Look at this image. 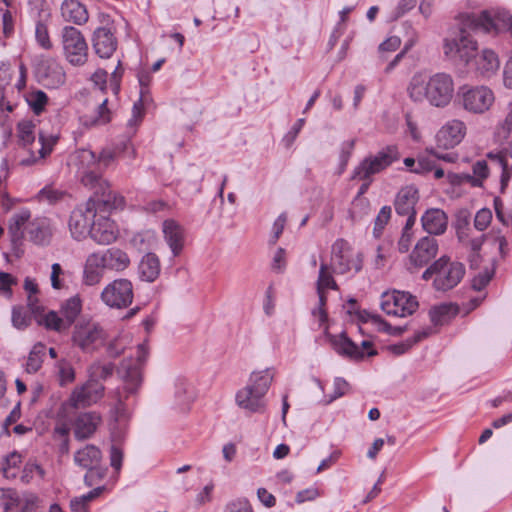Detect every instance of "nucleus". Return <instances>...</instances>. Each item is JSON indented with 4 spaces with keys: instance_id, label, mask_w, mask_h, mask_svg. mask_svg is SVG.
<instances>
[{
    "instance_id": "a211bd4d",
    "label": "nucleus",
    "mask_w": 512,
    "mask_h": 512,
    "mask_svg": "<svg viewBox=\"0 0 512 512\" xmlns=\"http://www.w3.org/2000/svg\"><path fill=\"white\" fill-rule=\"evenodd\" d=\"M115 28L98 27L92 35V46L100 58H110L117 49Z\"/></svg>"
},
{
    "instance_id": "4c0bfd02",
    "label": "nucleus",
    "mask_w": 512,
    "mask_h": 512,
    "mask_svg": "<svg viewBox=\"0 0 512 512\" xmlns=\"http://www.w3.org/2000/svg\"><path fill=\"white\" fill-rule=\"evenodd\" d=\"M427 336L428 333L426 331L417 332L413 337L408 338L405 341L387 346V350L394 355H402Z\"/></svg>"
},
{
    "instance_id": "09e8293b",
    "label": "nucleus",
    "mask_w": 512,
    "mask_h": 512,
    "mask_svg": "<svg viewBox=\"0 0 512 512\" xmlns=\"http://www.w3.org/2000/svg\"><path fill=\"white\" fill-rule=\"evenodd\" d=\"M35 38L37 43L46 50H49L52 48V42L50 40L49 31L47 25L44 23V21L39 20L36 23L35 27Z\"/></svg>"
},
{
    "instance_id": "864d4df0",
    "label": "nucleus",
    "mask_w": 512,
    "mask_h": 512,
    "mask_svg": "<svg viewBox=\"0 0 512 512\" xmlns=\"http://www.w3.org/2000/svg\"><path fill=\"white\" fill-rule=\"evenodd\" d=\"M35 473L41 478H44L45 476V471L39 464L35 462H27L23 468L20 479L24 484H28L33 479Z\"/></svg>"
},
{
    "instance_id": "5701e85b",
    "label": "nucleus",
    "mask_w": 512,
    "mask_h": 512,
    "mask_svg": "<svg viewBox=\"0 0 512 512\" xmlns=\"http://www.w3.org/2000/svg\"><path fill=\"white\" fill-rule=\"evenodd\" d=\"M419 191L413 185L402 187L396 194L394 208L398 215L405 216L407 213L416 212L415 206L419 201Z\"/></svg>"
},
{
    "instance_id": "79ce46f5",
    "label": "nucleus",
    "mask_w": 512,
    "mask_h": 512,
    "mask_svg": "<svg viewBox=\"0 0 512 512\" xmlns=\"http://www.w3.org/2000/svg\"><path fill=\"white\" fill-rule=\"evenodd\" d=\"M20 504V497L14 489H0V506L6 512L14 509Z\"/></svg>"
},
{
    "instance_id": "a878e982",
    "label": "nucleus",
    "mask_w": 512,
    "mask_h": 512,
    "mask_svg": "<svg viewBox=\"0 0 512 512\" xmlns=\"http://www.w3.org/2000/svg\"><path fill=\"white\" fill-rule=\"evenodd\" d=\"M60 10L63 19L75 25H84L89 20L86 6L78 0H64Z\"/></svg>"
},
{
    "instance_id": "4d7b16f0",
    "label": "nucleus",
    "mask_w": 512,
    "mask_h": 512,
    "mask_svg": "<svg viewBox=\"0 0 512 512\" xmlns=\"http://www.w3.org/2000/svg\"><path fill=\"white\" fill-rule=\"evenodd\" d=\"M492 220V212L488 208L480 209L474 217V227L478 231H484Z\"/></svg>"
},
{
    "instance_id": "052dcab7",
    "label": "nucleus",
    "mask_w": 512,
    "mask_h": 512,
    "mask_svg": "<svg viewBox=\"0 0 512 512\" xmlns=\"http://www.w3.org/2000/svg\"><path fill=\"white\" fill-rule=\"evenodd\" d=\"M333 386H334L333 394L330 396L327 403H331L332 401L336 400L337 398L344 396L350 387L349 383L344 378H341V377L335 378Z\"/></svg>"
},
{
    "instance_id": "4be33fe9",
    "label": "nucleus",
    "mask_w": 512,
    "mask_h": 512,
    "mask_svg": "<svg viewBox=\"0 0 512 512\" xmlns=\"http://www.w3.org/2000/svg\"><path fill=\"white\" fill-rule=\"evenodd\" d=\"M421 224L428 234L442 235L447 229L448 216L439 208H430L422 215Z\"/></svg>"
},
{
    "instance_id": "bb28decb",
    "label": "nucleus",
    "mask_w": 512,
    "mask_h": 512,
    "mask_svg": "<svg viewBox=\"0 0 512 512\" xmlns=\"http://www.w3.org/2000/svg\"><path fill=\"white\" fill-rule=\"evenodd\" d=\"M465 133V125L459 120H453L443 126L437 133V140L439 143L448 147H454L462 140Z\"/></svg>"
},
{
    "instance_id": "338daca9",
    "label": "nucleus",
    "mask_w": 512,
    "mask_h": 512,
    "mask_svg": "<svg viewBox=\"0 0 512 512\" xmlns=\"http://www.w3.org/2000/svg\"><path fill=\"white\" fill-rule=\"evenodd\" d=\"M286 251L285 249L279 247L273 257L272 261V269L278 273H281L284 271L286 267V260H285Z\"/></svg>"
},
{
    "instance_id": "423d86ee",
    "label": "nucleus",
    "mask_w": 512,
    "mask_h": 512,
    "mask_svg": "<svg viewBox=\"0 0 512 512\" xmlns=\"http://www.w3.org/2000/svg\"><path fill=\"white\" fill-rule=\"evenodd\" d=\"M399 159V153L396 146H387L376 155L366 157L353 171L352 178L364 180L360 186L356 197H362L371 184L370 177L381 172Z\"/></svg>"
},
{
    "instance_id": "f704fd0d",
    "label": "nucleus",
    "mask_w": 512,
    "mask_h": 512,
    "mask_svg": "<svg viewBox=\"0 0 512 512\" xmlns=\"http://www.w3.org/2000/svg\"><path fill=\"white\" fill-rule=\"evenodd\" d=\"M45 354V345L42 343L35 344L28 355L26 371L30 374L36 373L42 366Z\"/></svg>"
},
{
    "instance_id": "b1692460",
    "label": "nucleus",
    "mask_w": 512,
    "mask_h": 512,
    "mask_svg": "<svg viewBox=\"0 0 512 512\" xmlns=\"http://www.w3.org/2000/svg\"><path fill=\"white\" fill-rule=\"evenodd\" d=\"M164 238L174 256H178L184 246V228L175 220L167 219L162 224Z\"/></svg>"
},
{
    "instance_id": "2f4dec72",
    "label": "nucleus",
    "mask_w": 512,
    "mask_h": 512,
    "mask_svg": "<svg viewBox=\"0 0 512 512\" xmlns=\"http://www.w3.org/2000/svg\"><path fill=\"white\" fill-rule=\"evenodd\" d=\"M35 321L39 326H43L47 330L56 332H64L68 330V327L65 326L66 324L62 317L54 310H50L47 313L45 311L42 312Z\"/></svg>"
},
{
    "instance_id": "7ed1b4c3",
    "label": "nucleus",
    "mask_w": 512,
    "mask_h": 512,
    "mask_svg": "<svg viewBox=\"0 0 512 512\" xmlns=\"http://www.w3.org/2000/svg\"><path fill=\"white\" fill-rule=\"evenodd\" d=\"M406 91L409 99L416 104L428 102L433 107L444 108L453 98L454 81L450 74L444 72H438L429 77L414 74Z\"/></svg>"
},
{
    "instance_id": "4468645a",
    "label": "nucleus",
    "mask_w": 512,
    "mask_h": 512,
    "mask_svg": "<svg viewBox=\"0 0 512 512\" xmlns=\"http://www.w3.org/2000/svg\"><path fill=\"white\" fill-rule=\"evenodd\" d=\"M110 213L98 212L90 227V237L96 243L108 245L115 241L118 236V229L113 220L109 218Z\"/></svg>"
},
{
    "instance_id": "3c124183",
    "label": "nucleus",
    "mask_w": 512,
    "mask_h": 512,
    "mask_svg": "<svg viewBox=\"0 0 512 512\" xmlns=\"http://www.w3.org/2000/svg\"><path fill=\"white\" fill-rule=\"evenodd\" d=\"M58 376L59 383L61 386H64L68 383H71L75 379V371L70 363L65 360H62L58 363Z\"/></svg>"
},
{
    "instance_id": "e2e57ef3",
    "label": "nucleus",
    "mask_w": 512,
    "mask_h": 512,
    "mask_svg": "<svg viewBox=\"0 0 512 512\" xmlns=\"http://www.w3.org/2000/svg\"><path fill=\"white\" fill-rule=\"evenodd\" d=\"M224 512H253V510L248 500L237 499L229 502Z\"/></svg>"
},
{
    "instance_id": "f257e3e1",
    "label": "nucleus",
    "mask_w": 512,
    "mask_h": 512,
    "mask_svg": "<svg viewBox=\"0 0 512 512\" xmlns=\"http://www.w3.org/2000/svg\"><path fill=\"white\" fill-rule=\"evenodd\" d=\"M81 182L94 190L85 205L75 208L69 219L72 237L80 241L90 236V227L98 212L110 213L124 206V197L110 189L109 183L93 170L84 171Z\"/></svg>"
},
{
    "instance_id": "13d9d810",
    "label": "nucleus",
    "mask_w": 512,
    "mask_h": 512,
    "mask_svg": "<svg viewBox=\"0 0 512 512\" xmlns=\"http://www.w3.org/2000/svg\"><path fill=\"white\" fill-rule=\"evenodd\" d=\"M494 275V270L485 269L483 272H480L476 275L472 280V288L475 291L483 290L491 281Z\"/></svg>"
},
{
    "instance_id": "c9c22d12",
    "label": "nucleus",
    "mask_w": 512,
    "mask_h": 512,
    "mask_svg": "<svg viewBox=\"0 0 512 512\" xmlns=\"http://www.w3.org/2000/svg\"><path fill=\"white\" fill-rule=\"evenodd\" d=\"M371 203L365 197H355L349 210V217L353 223L362 220L370 213Z\"/></svg>"
},
{
    "instance_id": "0eeeda50",
    "label": "nucleus",
    "mask_w": 512,
    "mask_h": 512,
    "mask_svg": "<svg viewBox=\"0 0 512 512\" xmlns=\"http://www.w3.org/2000/svg\"><path fill=\"white\" fill-rule=\"evenodd\" d=\"M61 42L66 60L73 66H82L88 60V44L84 35L74 26H64Z\"/></svg>"
},
{
    "instance_id": "dca6fc26",
    "label": "nucleus",
    "mask_w": 512,
    "mask_h": 512,
    "mask_svg": "<svg viewBox=\"0 0 512 512\" xmlns=\"http://www.w3.org/2000/svg\"><path fill=\"white\" fill-rule=\"evenodd\" d=\"M390 296L392 305L396 308L391 310L389 303H381V308L387 315L405 317L412 315L419 307L416 297L408 292L394 291Z\"/></svg>"
},
{
    "instance_id": "f3484780",
    "label": "nucleus",
    "mask_w": 512,
    "mask_h": 512,
    "mask_svg": "<svg viewBox=\"0 0 512 512\" xmlns=\"http://www.w3.org/2000/svg\"><path fill=\"white\" fill-rule=\"evenodd\" d=\"M328 340L334 351L341 357L354 362L365 359V352L347 336L345 331L338 335H328Z\"/></svg>"
},
{
    "instance_id": "58836bf2",
    "label": "nucleus",
    "mask_w": 512,
    "mask_h": 512,
    "mask_svg": "<svg viewBox=\"0 0 512 512\" xmlns=\"http://www.w3.org/2000/svg\"><path fill=\"white\" fill-rule=\"evenodd\" d=\"M108 99H104L98 106L96 115L87 118L84 124L88 127L105 125L111 120V111L107 107Z\"/></svg>"
},
{
    "instance_id": "72a5a7b5",
    "label": "nucleus",
    "mask_w": 512,
    "mask_h": 512,
    "mask_svg": "<svg viewBox=\"0 0 512 512\" xmlns=\"http://www.w3.org/2000/svg\"><path fill=\"white\" fill-rule=\"evenodd\" d=\"M471 215L468 209H460L455 214L454 228L457 238L464 242L469 236Z\"/></svg>"
},
{
    "instance_id": "473e14b6",
    "label": "nucleus",
    "mask_w": 512,
    "mask_h": 512,
    "mask_svg": "<svg viewBox=\"0 0 512 512\" xmlns=\"http://www.w3.org/2000/svg\"><path fill=\"white\" fill-rule=\"evenodd\" d=\"M25 100L31 111L39 116L45 111L49 98L44 91L36 89L28 92Z\"/></svg>"
},
{
    "instance_id": "37998d69",
    "label": "nucleus",
    "mask_w": 512,
    "mask_h": 512,
    "mask_svg": "<svg viewBox=\"0 0 512 512\" xmlns=\"http://www.w3.org/2000/svg\"><path fill=\"white\" fill-rule=\"evenodd\" d=\"M99 263H93L90 261V256L87 259V263L84 269V282L86 285L92 286L97 284L102 278V270Z\"/></svg>"
},
{
    "instance_id": "8fccbe9b",
    "label": "nucleus",
    "mask_w": 512,
    "mask_h": 512,
    "mask_svg": "<svg viewBox=\"0 0 512 512\" xmlns=\"http://www.w3.org/2000/svg\"><path fill=\"white\" fill-rule=\"evenodd\" d=\"M337 289L338 286L330 273L327 272L326 264H321L317 281V290Z\"/></svg>"
},
{
    "instance_id": "0e129e2a",
    "label": "nucleus",
    "mask_w": 512,
    "mask_h": 512,
    "mask_svg": "<svg viewBox=\"0 0 512 512\" xmlns=\"http://www.w3.org/2000/svg\"><path fill=\"white\" fill-rule=\"evenodd\" d=\"M472 171L474 177L476 179L481 180V186L483 185V181L489 176V169L487 162L485 160H478L472 166Z\"/></svg>"
},
{
    "instance_id": "20e7f679",
    "label": "nucleus",
    "mask_w": 512,
    "mask_h": 512,
    "mask_svg": "<svg viewBox=\"0 0 512 512\" xmlns=\"http://www.w3.org/2000/svg\"><path fill=\"white\" fill-rule=\"evenodd\" d=\"M31 212L23 208L14 213L9 219L8 236L11 243V250L15 257L20 258L24 254L22 248L24 232L26 231L29 240L36 245H48L52 238L50 219L37 217L30 221Z\"/></svg>"
},
{
    "instance_id": "e433bc0d",
    "label": "nucleus",
    "mask_w": 512,
    "mask_h": 512,
    "mask_svg": "<svg viewBox=\"0 0 512 512\" xmlns=\"http://www.w3.org/2000/svg\"><path fill=\"white\" fill-rule=\"evenodd\" d=\"M116 154L111 150H103L98 158L96 157L95 153L91 150H82L80 152L79 158L81 159V162L86 161L88 164H96L98 161L99 163H102L105 167L109 166L111 162L114 161Z\"/></svg>"
},
{
    "instance_id": "6e6d98bb",
    "label": "nucleus",
    "mask_w": 512,
    "mask_h": 512,
    "mask_svg": "<svg viewBox=\"0 0 512 512\" xmlns=\"http://www.w3.org/2000/svg\"><path fill=\"white\" fill-rule=\"evenodd\" d=\"M18 134L20 142L26 146L34 142V125L31 122L18 124Z\"/></svg>"
},
{
    "instance_id": "a18cd8bd",
    "label": "nucleus",
    "mask_w": 512,
    "mask_h": 512,
    "mask_svg": "<svg viewBox=\"0 0 512 512\" xmlns=\"http://www.w3.org/2000/svg\"><path fill=\"white\" fill-rule=\"evenodd\" d=\"M392 209L390 206H383L374 220L373 235L379 238L391 218Z\"/></svg>"
},
{
    "instance_id": "de8ad7c7",
    "label": "nucleus",
    "mask_w": 512,
    "mask_h": 512,
    "mask_svg": "<svg viewBox=\"0 0 512 512\" xmlns=\"http://www.w3.org/2000/svg\"><path fill=\"white\" fill-rule=\"evenodd\" d=\"M447 178L450 184L454 186H460L464 183L470 184L472 187H481V180L476 179L469 173H452L447 174Z\"/></svg>"
},
{
    "instance_id": "aec40b11",
    "label": "nucleus",
    "mask_w": 512,
    "mask_h": 512,
    "mask_svg": "<svg viewBox=\"0 0 512 512\" xmlns=\"http://www.w3.org/2000/svg\"><path fill=\"white\" fill-rule=\"evenodd\" d=\"M438 252V242L431 236L421 238L410 254V263L415 268L427 265Z\"/></svg>"
},
{
    "instance_id": "c85d7f7f",
    "label": "nucleus",
    "mask_w": 512,
    "mask_h": 512,
    "mask_svg": "<svg viewBox=\"0 0 512 512\" xmlns=\"http://www.w3.org/2000/svg\"><path fill=\"white\" fill-rule=\"evenodd\" d=\"M102 453L94 445H86L74 455L75 463L83 469H92L101 464Z\"/></svg>"
},
{
    "instance_id": "603ef678",
    "label": "nucleus",
    "mask_w": 512,
    "mask_h": 512,
    "mask_svg": "<svg viewBox=\"0 0 512 512\" xmlns=\"http://www.w3.org/2000/svg\"><path fill=\"white\" fill-rule=\"evenodd\" d=\"M86 470L87 473L84 476V483L88 487H92L101 482L105 478L107 473V468H103L101 467V465Z\"/></svg>"
},
{
    "instance_id": "6ab92c4d",
    "label": "nucleus",
    "mask_w": 512,
    "mask_h": 512,
    "mask_svg": "<svg viewBox=\"0 0 512 512\" xmlns=\"http://www.w3.org/2000/svg\"><path fill=\"white\" fill-rule=\"evenodd\" d=\"M90 261L99 263L102 268L122 271L130 264V259L123 250L112 247L103 253H93L90 255Z\"/></svg>"
},
{
    "instance_id": "393cba45",
    "label": "nucleus",
    "mask_w": 512,
    "mask_h": 512,
    "mask_svg": "<svg viewBox=\"0 0 512 512\" xmlns=\"http://www.w3.org/2000/svg\"><path fill=\"white\" fill-rule=\"evenodd\" d=\"M101 417L95 412L81 413L74 423V435L78 440L90 438L96 431Z\"/></svg>"
},
{
    "instance_id": "6e6552de",
    "label": "nucleus",
    "mask_w": 512,
    "mask_h": 512,
    "mask_svg": "<svg viewBox=\"0 0 512 512\" xmlns=\"http://www.w3.org/2000/svg\"><path fill=\"white\" fill-rule=\"evenodd\" d=\"M106 332L94 321H80L73 329L72 342L85 353H91L101 347L106 340Z\"/></svg>"
},
{
    "instance_id": "9d476101",
    "label": "nucleus",
    "mask_w": 512,
    "mask_h": 512,
    "mask_svg": "<svg viewBox=\"0 0 512 512\" xmlns=\"http://www.w3.org/2000/svg\"><path fill=\"white\" fill-rule=\"evenodd\" d=\"M133 285L128 279H116L108 284L101 293L102 301L111 308L122 309L133 301Z\"/></svg>"
},
{
    "instance_id": "a19ab883",
    "label": "nucleus",
    "mask_w": 512,
    "mask_h": 512,
    "mask_svg": "<svg viewBox=\"0 0 512 512\" xmlns=\"http://www.w3.org/2000/svg\"><path fill=\"white\" fill-rule=\"evenodd\" d=\"M204 179V173L196 166H191L186 174V177L182 180V183L190 184V190L194 193H200L202 186L201 183Z\"/></svg>"
},
{
    "instance_id": "f03ea898",
    "label": "nucleus",
    "mask_w": 512,
    "mask_h": 512,
    "mask_svg": "<svg viewBox=\"0 0 512 512\" xmlns=\"http://www.w3.org/2000/svg\"><path fill=\"white\" fill-rule=\"evenodd\" d=\"M476 51L477 42L465 28H459L443 42V53L448 59L464 65L475 59L476 72L490 78L500 67L498 55L491 49H484L479 55H476Z\"/></svg>"
},
{
    "instance_id": "bf43d9fd",
    "label": "nucleus",
    "mask_w": 512,
    "mask_h": 512,
    "mask_svg": "<svg viewBox=\"0 0 512 512\" xmlns=\"http://www.w3.org/2000/svg\"><path fill=\"white\" fill-rule=\"evenodd\" d=\"M305 124V119L300 118L298 119L292 128L285 134V136L282 139V142L284 143L286 148H289L292 146L294 141L296 140L298 134L300 133L301 129L303 128Z\"/></svg>"
},
{
    "instance_id": "5fc2aeb1",
    "label": "nucleus",
    "mask_w": 512,
    "mask_h": 512,
    "mask_svg": "<svg viewBox=\"0 0 512 512\" xmlns=\"http://www.w3.org/2000/svg\"><path fill=\"white\" fill-rule=\"evenodd\" d=\"M59 137L57 135H45L44 133H39V142L41 147L39 149V154L41 158H45L48 156L52 150L54 145L57 143Z\"/></svg>"
},
{
    "instance_id": "cd10ccee",
    "label": "nucleus",
    "mask_w": 512,
    "mask_h": 512,
    "mask_svg": "<svg viewBox=\"0 0 512 512\" xmlns=\"http://www.w3.org/2000/svg\"><path fill=\"white\" fill-rule=\"evenodd\" d=\"M160 274V261L154 253L145 254L138 265V275L142 281L154 282Z\"/></svg>"
},
{
    "instance_id": "680f3d73",
    "label": "nucleus",
    "mask_w": 512,
    "mask_h": 512,
    "mask_svg": "<svg viewBox=\"0 0 512 512\" xmlns=\"http://www.w3.org/2000/svg\"><path fill=\"white\" fill-rule=\"evenodd\" d=\"M407 325L404 326H392L383 318L380 320V323L377 326V330L380 332H384L391 336H401L405 331H407Z\"/></svg>"
},
{
    "instance_id": "9b49d317",
    "label": "nucleus",
    "mask_w": 512,
    "mask_h": 512,
    "mask_svg": "<svg viewBox=\"0 0 512 512\" xmlns=\"http://www.w3.org/2000/svg\"><path fill=\"white\" fill-rule=\"evenodd\" d=\"M461 103L463 108L474 114H482L487 111L494 102V94L486 86L462 87Z\"/></svg>"
},
{
    "instance_id": "774afa93",
    "label": "nucleus",
    "mask_w": 512,
    "mask_h": 512,
    "mask_svg": "<svg viewBox=\"0 0 512 512\" xmlns=\"http://www.w3.org/2000/svg\"><path fill=\"white\" fill-rule=\"evenodd\" d=\"M122 460H123V452L122 450L112 445L110 449V465L113 469L116 471H119L122 467Z\"/></svg>"
},
{
    "instance_id": "49530a36",
    "label": "nucleus",
    "mask_w": 512,
    "mask_h": 512,
    "mask_svg": "<svg viewBox=\"0 0 512 512\" xmlns=\"http://www.w3.org/2000/svg\"><path fill=\"white\" fill-rule=\"evenodd\" d=\"M12 325L19 330L26 329L31 323V316H29L24 307L14 306L12 309L11 317Z\"/></svg>"
},
{
    "instance_id": "7c9ffc66",
    "label": "nucleus",
    "mask_w": 512,
    "mask_h": 512,
    "mask_svg": "<svg viewBox=\"0 0 512 512\" xmlns=\"http://www.w3.org/2000/svg\"><path fill=\"white\" fill-rule=\"evenodd\" d=\"M459 312L458 306L452 303H444L430 309V320L434 325H443Z\"/></svg>"
},
{
    "instance_id": "39448f33",
    "label": "nucleus",
    "mask_w": 512,
    "mask_h": 512,
    "mask_svg": "<svg viewBox=\"0 0 512 512\" xmlns=\"http://www.w3.org/2000/svg\"><path fill=\"white\" fill-rule=\"evenodd\" d=\"M273 374L269 369L252 373L250 384L239 390L236 394V403L239 407L255 413L264 407L263 397L269 390Z\"/></svg>"
},
{
    "instance_id": "ea45409f",
    "label": "nucleus",
    "mask_w": 512,
    "mask_h": 512,
    "mask_svg": "<svg viewBox=\"0 0 512 512\" xmlns=\"http://www.w3.org/2000/svg\"><path fill=\"white\" fill-rule=\"evenodd\" d=\"M22 462V456L17 451H13L9 453L7 456L4 457L2 464H1V470L6 478H15L16 477V471L15 469L20 465Z\"/></svg>"
},
{
    "instance_id": "69168bd1",
    "label": "nucleus",
    "mask_w": 512,
    "mask_h": 512,
    "mask_svg": "<svg viewBox=\"0 0 512 512\" xmlns=\"http://www.w3.org/2000/svg\"><path fill=\"white\" fill-rule=\"evenodd\" d=\"M27 308L34 320L45 310V307L40 304L36 295H28Z\"/></svg>"
},
{
    "instance_id": "f8f14e48",
    "label": "nucleus",
    "mask_w": 512,
    "mask_h": 512,
    "mask_svg": "<svg viewBox=\"0 0 512 512\" xmlns=\"http://www.w3.org/2000/svg\"><path fill=\"white\" fill-rule=\"evenodd\" d=\"M37 82L47 89H57L66 80V74L60 63L54 58L40 60L35 66Z\"/></svg>"
},
{
    "instance_id": "c756f323",
    "label": "nucleus",
    "mask_w": 512,
    "mask_h": 512,
    "mask_svg": "<svg viewBox=\"0 0 512 512\" xmlns=\"http://www.w3.org/2000/svg\"><path fill=\"white\" fill-rule=\"evenodd\" d=\"M82 311V300L79 295H74L61 303V317L68 329L73 325Z\"/></svg>"
},
{
    "instance_id": "c03bdc74",
    "label": "nucleus",
    "mask_w": 512,
    "mask_h": 512,
    "mask_svg": "<svg viewBox=\"0 0 512 512\" xmlns=\"http://www.w3.org/2000/svg\"><path fill=\"white\" fill-rule=\"evenodd\" d=\"M66 196V192L46 186L41 189L37 195L40 202H46L50 205L56 204Z\"/></svg>"
},
{
    "instance_id": "2eb2a0df",
    "label": "nucleus",
    "mask_w": 512,
    "mask_h": 512,
    "mask_svg": "<svg viewBox=\"0 0 512 512\" xmlns=\"http://www.w3.org/2000/svg\"><path fill=\"white\" fill-rule=\"evenodd\" d=\"M104 392V386L96 379H89L81 387L76 388L70 396V404L75 408L86 407L97 402Z\"/></svg>"
},
{
    "instance_id": "1a4fd4ad",
    "label": "nucleus",
    "mask_w": 512,
    "mask_h": 512,
    "mask_svg": "<svg viewBox=\"0 0 512 512\" xmlns=\"http://www.w3.org/2000/svg\"><path fill=\"white\" fill-rule=\"evenodd\" d=\"M441 267H437V277L433 286L438 291H448L456 287L465 274V267L460 262H451L449 257L442 256L437 260Z\"/></svg>"
},
{
    "instance_id": "ddd939ff",
    "label": "nucleus",
    "mask_w": 512,
    "mask_h": 512,
    "mask_svg": "<svg viewBox=\"0 0 512 512\" xmlns=\"http://www.w3.org/2000/svg\"><path fill=\"white\" fill-rule=\"evenodd\" d=\"M332 262L335 270L344 274L354 269L359 272L362 269V254H357V259H351V247L345 239H337L332 245Z\"/></svg>"
},
{
    "instance_id": "412c9836",
    "label": "nucleus",
    "mask_w": 512,
    "mask_h": 512,
    "mask_svg": "<svg viewBox=\"0 0 512 512\" xmlns=\"http://www.w3.org/2000/svg\"><path fill=\"white\" fill-rule=\"evenodd\" d=\"M137 360L135 363L129 362H123L121 364V369L123 371V378L127 385H129L130 392H134L137 387L141 384L142 381V374L140 366L144 363L146 360V350L144 348V345L140 344L138 345L137 349Z\"/></svg>"
}]
</instances>
